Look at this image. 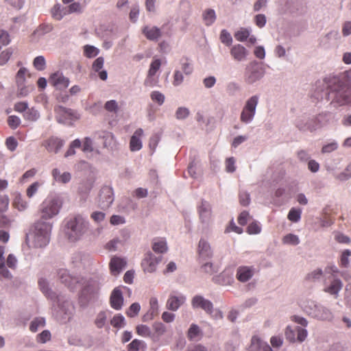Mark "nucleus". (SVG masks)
<instances>
[{"label":"nucleus","mask_w":351,"mask_h":351,"mask_svg":"<svg viewBox=\"0 0 351 351\" xmlns=\"http://www.w3.org/2000/svg\"><path fill=\"white\" fill-rule=\"evenodd\" d=\"M326 99L332 109L341 110L351 108V69L339 75L324 77Z\"/></svg>","instance_id":"obj_1"},{"label":"nucleus","mask_w":351,"mask_h":351,"mask_svg":"<svg viewBox=\"0 0 351 351\" xmlns=\"http://www.w3.org/2000/svg\"><path fill=\"white\" fill-rule=\"evenodd\" d=\"M52 228L53 222L36 221L27 235L29 246L37 249L46 247L51 240Z\"/></svg>","instance_id":"obj_2"},{"label":"nucleus","mask_w":351,"mask_h":351,"mask_svg":"<svg viewBox=\"0 0 351 351\" xmlns=\"http://www.w3.org/2000/svg\"><path fill=\"white\" fill-rule=\"evenodd\" d=\"M301 308L308 316L318 321L330 322L335 318V314L329 307L313 300H306Z\"/></svg>","instance_id":"obj_3"},{"label":"nucleus","mask_w":351,"mask_h":351,"mask_svg":"<svg viewBox=\"0 0 351 351\" xmlns=\"http://www.w3.org/2000/svg\"><path fill=\"white\" fill-rule=\"evenodd\" d=\"M63 205V198L58 194L48 195L39 206L40 218L37 221L52 222L58 215Z\"/></svg>","instance_id":"obj_4"},{"label":"nucleus","mask_w":351,"mask_h":351,"mask_svg":"<svg viewBox=\"0 0 351 351\" xmlns=\"http://www.w3.org/2000/svg\"><path fill=\"white\" fill-rule=\"evenodd\" d=\"M329 115V112H323L318 114L303 113L294 121L295 126L301 132H315L322 126V121Z\"/></svg>","instance_id":"obj_5"},{"label":"nucleus","mask_w":351,"mask_h":351,"mask_svg":"<svg viewBox=\"0 0 351 351\" xmlns=\"http://www.w3.org/2000/svg\"><path fill=\"white\" fill-rule=\"evenodd\" d=\"M51 302L57 319L66 322L72 318L75 313V306L67 295L59 293L55 297V301Z\"/></svg>","instance_id":"obj_6"},{"label":"nucleus","mask_w":351,"mask_h":351,"mask_svg":"<svg viewBox=\"0 0 351 351\" xmlns=\"http://www.w3.org/2000/svg\"><path fill=\"white\" fill-rule=\"evenodd\" d=\"M89 222L82 215H77L71 218L66 223L65 234L71 242L82 239L88 229Z\"/></svg>","instance_id":"obj_7"},{"label":"nucleus","mask_w":351,"mask_h":351,"mask_svg":"<svg viewBox=\"0 0 351 351\" xmlns=\"http://www.w3.org/2000/svg\"><path fill=\"white\" fill-rule=\"evenodd\" d=\"M266 73L265 68L256 60L250 62L245 69L243 80L248 85H253L261 81Z\"/></svg>","instance_id":"obj_8"},{"label":"nucleus","mask_w":351,"mask_h":351,"mask_svg":"<svg viewBox=\"0 0 351 351\" xmlns=\"http://www.w3.org/2000/svg\"><path fill=\"white\" fill-rule=\"evenodd\" d=\"M259 99L258 95H254L245 101L239 117L241 123L248 125L254 121Z\"/></svg>","instance_id":"obj_9"},{"label":"nucleus","mask_w":351,"mask_h":351,"mask_svg":"<svg viewBox=\"0 0 351 351\" xmlns=\"http://www.w3.org/2000/svg\"><path fill=\"white\" fill-rule=\"evenodd\" d=\"M343 288V282L338 277H326L324 280V291L332 295L335 298L339 297V293Z\"/></svg>","instance_id":"obj_10"},{"label":"nucleus","mask_w":351,"mask_h":351,"mask_svg":"<svg viewBox=\"0 0 351 351\" xmlns=\"http://www.w3.org/2000/svg\"><path fill=\"white\" fill-rule=\"evenodd\" d=\"M56 113V119L60 123H66L68 120L77 119L80 118L79 114L77 112L63 107L62 106H58L54 109Z\"/></svg>","instance_id":"obj_11"},{"label":"nucleus","mask_w":351,"mask_h":351,"mask_svg":"<svg viewBox=\"0 0 351 351\" xmlns=\"http://www.w3.org/2000/svg\"><path fill=\"white\" fill-rule=\"evenodd\" d=\"M191 306L193 309H202L206 313L211 315L213 313V302L206 299L202 295H195L191 299Z\"/></svg>","instance_id":"obj_12"},{"label":"nucleus","mask_w":351,"mask_h":351,"mask_svg":"<svg viewBox=\"0 0 351 351\" xmlns=\"http://www.w3.org/2000/svg\"><path fill=\"white\" fill-rule=\"evenodd\" d=\"M114 192L110 186L104 185L99 194V205L103 208H108L114 202Z\"/></svg>","instance_id":"obj_13"},{"label":"nucleus","mask_w":351,"mask_h":351,"mask_svg":"<svg viewBox=\"0 0 351 351\" xmlns=\"http://www.w3.org/2000/svg\"><path fill=\"white\" fill-rule=\"evenodd\" d=\"M161 261V257H157L151 252L145 254L142 261L141 266L145 272L153 273L156 270L158 264Z\"/></svg>","instance_id":"obj_14"},{"label":"nucleus","mask_w":351,"mask_h":351,"mask_svg":"<svg viewBox=\"0 0 351 351\" xmlns=\"http://www.w3.org/2000/svg\"><path fill=\"white\" fill-rule=\"evenodd\" d=\"M256 271V268L252 265L239 266L236 271V278L241 283L247 282L253 278Z\"/></svg>","instance_id":"obj_15"},{"label":"nucleus","mask_w":351,"mask_h":351,"mask_svg":"<svg viewBox=\"0 0 351 351\" xmlns=\"http://www.w3.org/2000/svg\"><path fill=\"white\" fill-rule=\"evenodd\" d=\"M49 82L57 90H64L69 86L70 80L62 72L58 71L50 75Z\"/></svg>","instance_id":"obj_16"},{"label":"nucleus","mask_w":351,"mask_h":351,"mask_svg":"<svg viewBox=\"0 0 351 351\" xmlns=\"http://www.w3.org/2000/svg\"><path fill=\"white\" fill-rule=\"evenodd\" d=\"M230 53L232 59L237 62H245L250 54L249 51L241 44L232 45Z\"/></svg>","instance_id":"obj_17"},{"label":"nucleus","mask_w":351,"mask_h":351,"mask_svg":"<svg viewBox=\"0 0 351 351\" xmlns=\"http://www.w3.org/2000/svg\"><path fill=\"white\" fill-rule=\"evenodd\" d=\"M58 275L61 282L64 284L71 290L73 291L77 288V285L80 282L78 278L71 276L68 270L61 269L58 271Z\"/></svg>","instance_id":"obj_18"},{"label":"nucleus","mask_w":351,"mask_h":351,"mask_svg":"<svg viewBox=\"0 0 351 351\" xmlns=\"http://www.w3.org/2000/svg\"><path fill=\"white\" fill-rule=\"evenodd\" d=\"M130 238V233L127 230L121 232L120 237H115L108 241L106 247L109 251H116L119 247L123 246Z\"/></svg>","instance_id":"obj_19"},{"label":"nucleus","mask_w":351,"mask_h":351,"mask_svg":"<svg viewBox=\"0 0 351 351\" xmlns=\"http://www.w3.org/2000/svg\"><path fill=\"white\" fill-rule=\"evenodd\" d=\"M64 145V140L54 136L49 137L43 143V145L49 152L55 154H57Z\"/></svg>","instance_id":"obj_20"},{"label":"nucleus","mask_w":351,"mask_h":351,"mask_svg":"<svg viewBox=\"0 0 351 351\" xmlns=\"http://www.w3.org/2000/svg\"><path fill=\"white\" fill-rule=\"evenodd\" d=\"M198 254L200 261L208 260L213 256V250L210 243L204 239H200L198 243Z\"/></svg>","instance_id":"obj_21"},{"label":"nucleus","mask_w":351,"mask_h":351,"mask_svg":"<svg viewBox=\"0 0 351 351\" xmlns=\"http://www.w3.org/2000/svg\"><path fill=\"white\" fill-rule=\"evenodd\" d=\"M186 302V297L182 294H170L166 304L168 310L176 311Z\"/></svg>","instance_id":"obj_22"},{"label":"nucleus","mask_w":351,"mask_h":351,"mask_svg":"<svg viewBox=\"0 0 351 351\" xmlns=\"http://www.w3.org/2000/svg\"><path fill=\"white\" fill-rule=\"evenodd\" d=\"M142 34L150 41H158L162 36V31L156 26L147 25L142 27Z\"/></svg>","instance_id":"obj_23"},{"label":"nucleus","mask_w":351,"mask_h":351,"mask_svg":"<svg viewBox=\"0 0 351 351\" xmlns=\"http://www.w3.org/2000/svg\"><path fill=\"white\" fill-rule=\"evenodd\" d=\"M213 280L222 286L231 285L234 282L233 274L230 269H225L220 274L215 276Z\"/></svg>","instance_id":"obj_24"},{"label":"nucleus","mask_w":351,"mask_h":351,"mask_svg":"<svg viewBox=\"0 0 351 351\" xmlns=\"http://www.w3.org/2000/svg\"><path fill=\"white\" fill-rule=\"evenodd\" d=\"M198 213L202 223L208 222L212 215V208L209 202L202 200L200 205L198 206Z\"/></svg>","instance_id":"obj_25"},{"label":"nucleus","mask_w":351,"mask_h":351,"mask_svg":"<svg viewBox=\"0 0 351 351\" xmlns=\"http://www.w3.org/2000/svg\"><path fill=\"white\" fill-rule=\"evenodd\" d=\"M123 304V297L121 290L117 287L115 288L110 295V305L111 307L115 310H120Z\"/></svg>","instance_id":"obj_26"},{"label":"nucleus","mask_w":351,"mask_h":351,"mask_svg":"<svg viewBox=\"0 0 351 351\" xmlns=\"http://www.w3.org/2000/svg\"><path fill=\"white\" fill-rule=\"evenodd\" d=\"M143 135V130L137 129L132 136L130 142V148L132 152L139 151L142 148L141 137Z\"/></svg>","instance_id":"obj_27"},{"label":"nucleus","mask_w":351,"mask_h":351,"mask_svg":"<svg viewBox=\"0 0 351 351\" xmlns=\"http://www.w3.org/2000/svg\"><path fill=\"white\" fill-rule=\"evenodd\" d=\"M51 176L54 181L60 184H67L71 180V174L69 172L64 171L61 172V171L55 168L51 171Z\"/></svg>","instance_id":"obj_28"},{"label":"nucleus","mask_w":351,"mask_h":351,"mask_svg":"<svg viewBox=\"0 0 351 351\" xmlns=\"http://www.w3.org/2000/svg\"><path fill=\"white\" fill-rule=\"evenodd\" d=\"M126 261L119 257H113L110 262V268L113 275L119 274L125 267Z\"/></svg>","instance_id":"obj_29"},{"label":"nucleus","mask_w":351,"mask_h":351,"mask_svg":"<svg viewBox=\"0 0 351 351\" xmlns=\"http://www.w3.org/2000/svg\"><path fill=\"white\" fill-rule=\"evenodd\" d=\"M38 285L42 293L51 301H55V297L58 295L49 287L46 279L41 278L38 280Z\"/></svg>","instance_id":"obj_30"},{"label":"nucleus","mask_w":351,"mask_h":351,"mask_svg":"<svg viewBox=\"0 0 351 351\" xmlns=\"http://www.w3.org/2000/svg\"><path fill=\"white\" fill-rule=\"evenodd\" d=\"M104 64V58L98 57L93 63V69L98 73L99 77L101 80H106L108 78V73L106 70H101Z\"/></svg>","instance_id":"obj_31"},{"label":"nucleus","mask_w":351,"mask_h":351,"mask_svg":"<svg viewBox=\"0 0 351 351\" xmlns=\"http://www.w3.org/2000/svg\"><path fill=\"white\" fill-rule=\"evenodd\" d=\"M152 250L158 254H164L167 250V243L165 238H154L152 241Z\"/></svg>","instance_id":"obj_32"},{"label":"nucleus","mask_w":351,"mask_h":351,"mask_svg":"<svg viewBox=\"0 0 351 351\" xmlns=\"http://www.w3.org/2000/svg\"><path fill=\"white\" fill-rule=\"evenodd\" d=\"M13 206L19 211H25L29 207V202L26 201L21 193L16 194L13 200Z\"/></svg>","instance_id":"obj_33"},{"label":"nucleus","mask_w":351,"mask_h":351,"mask_svg":"<svg viewBox=\"0 0 351 351\" xmlns=\"http://www.w3.org/2000/svg\"><path fill=\"white\" fill-rule=\"evenodd\" d=\"M217 16L213 9L208 8L202 12V19L206 26H210L216 21Z\"/></svg>","instance_id":"obj_34"},{"label":"nucleus","mask_w":351,"mask_h":351,"mask_svg":"<svg viewBox=\"0 0 351 351\" xmlns=\"http://www.w3.org/2000/svg\"><path fill=\"white\" fill-rule=\"evenodd\" d=\"M251 27H241L234 34L235 39L239 42L245 41L251 35Z\"/></svg>","instance_id":"obj_35"},{"label":"nucleus","mask_w":351,"mask_h":351,"mask_svg":"<svg viewBox=\"0 0 351 351\" xmlns=\"http://www.w3.org/2000/svg\"><path fill=\"white\" fill-rule=\"evenodd\" d=\"M94 180L92 179H86L80 183L78 187V191L82 195H88L92 190Z\"/></svg>","instance_id":"obj_36"},{"label":"nucleus","mask_w":351,"mask_h":351,"mask_svg":"<svg viewBox=\"0 0 351 351\" xmlns=\"http://www.w3.org/2000/svg\"><path fill=\"white\" fill-rule=\"evenodd\" d=\"M51 15L56 20H61L67 14L66 8H64L59 3L56 4L51 9Z\"/></svg>","instance_id":"obj_37"},{"label":"nucleus","mask_w":351,"mask_h":351,"mask_svg":"<svg viewBox=\"0 0 351 351\" xmlns=\"http://www.w3.org/2000/svg\"><path fill=\"white\" fill-rule=\"evenodd\" d=\"M46 321L43 317H35L29 324V330L32 332H36L39 328L45 326Z\"/></svg>","instance_id":"obj_38"},{"label":"nucleus","mask_w":351,"mask_h":351,"mask_svg":"<svg viewBox=\"0 0 351 351\" xmlns=\"http://www.w3.org/2000/svg\"><path fill=\"white\" fill-rule=\"evenodd\" d=\"M282 242L285 245H298L300 243L299 237L296 234L289 233L285 235L282 239Z\"/></svg>","instance_id":"obj_39"},{"label":"nucleus","mask_w":351,"mask_h":351,"mask_svg":"<svg viewBox=\"0 0 351 351\" xmlns=\"http://www.w3.org/2000/svg\"><path fill=\"white\" fill-rule=\"evenodd\" d=\"M23 117L25 119L29 121H36L40 118V113L38 110H37L34 108H29L25 111L23 114Z\"/></svg>","instance_id":"obj_40"},{"label":"nucleus","mask_w":351,"mask_h":351,"mask_svg":"<svg viewBox=\"0 0 351 351\" xmlns=\"http://www.w3.org/2000/svg\"><path fill=\"white\" fill-rule=\"evenodd\" d=\"M87 261V257L82 252L75 253L72 257V262L77 267L84 266Z\"/></svg>","instance_id":"obj_41"},{"label":"nucleus","mask_w":351,"mask_h":351,"mask_svg":"<svg viewBox=\"0 0 351 351\" xmlns=\"http://www.w3.org/2000/svg\"><path fill=\"white\" fill-rule=\"evenodd\" d=\"M53 29V27L49 24H43L39 25L37 29L34 32L33 36L40 38L45 34L50 32Z\"/></svg>","instance_id":"obj_42"},{"label":"nucleus","mask_w":351,"mask_h":351,"mask_svg":"<svg viewBox=\"0 0 351 351\" xmlns=\"http://www.w3.org/2000/svg\"><path fill=\"white\" fill-rule=\"evenodd\" d=\"M33 66L37 71H44L47 66L45 57L43 56H36L33 60Z\"/></svg>","instance_id":"obj_43"},{"label":"nucleus","mask_w":351,"mask_h":351,"mask_svg":"<svg viewBox=\"0 0 351 351\" xmlns=\"http://www.w3.org/2000/svg\"><path fill=\"white\" fill-rule=\"evenodd\" d=\"M220 41L227 47L232 46L233 39L228 30L223 29L221 31L219 35Z\"/></svg>","instance_id":"obj_44"},{"label":"nucleus","mask_w":351,"mask_h":351,"mask_svg":"<svg viewBox=\"0 0 351 351\" xmlns=\"http://www.w3.org/2000/svg\"><path fill=\"white\" fill-rule=\"evenodd\" d=\"M182 71V73H184L186 75H189L193 73V66L189 62L186 58H182L180 60V69H179Z\"/></svg>","instance_id":"obj_45"},{"label":"nucleus","mask_w":351,"mask_h":351,"mask_svg":"<svg viewBox=\"0 0 351 351\" xmlns=\"http://www.w3.org/2000/svg\"><path fill=\"white\" fill-rule=\"evenodd\" d=\"M99 53V49L95 46L86 45L84 47V54L88 58L96 57Z\"/></svg>","instance_id":"obj_46"},{"label":"nucleus","mask_w":351,"mask_h":351,"mask_svg":"<svg viewBox=\"0 0 351 351\" xmlns=\"http://www.w3.org/2000/svg\"><path fill=\"white\" fill-rule=\"evenodd\" d=\"M264 343L258 336H253L251 339V343L248 348V351H259Z\"/></svg>","instance_id":"obj_47"},{"label":"nucleus","mask_w":351,"mask_h":351,"mask_svg":"<svg viewBox=\"0 0 351 351\" xmlns=\"http://www.w3.org/2000/svg\"><path fill=\"white\" fill-rule=\"evenodd\" d=\"M201 330L199 327L195 324H192L189 328L187 332V337L189 340H195L200 334Z\"/></svg>","instance_id":"obj_48"},{"label":"nucleus","mask_w":351,"mask_h":351,"mask_svg":"<svg viewBox=\"0 0 351 351\" xmlns=\"http://www.w3.org/2000/svg\"><path fill=\"white\" fill-rule=\"evenodd\" d=\"M150 98L154 101L157 103L159 106H162L165 100V96L158 90H154L150 93Z\"/></svg>","instance_id":"obj_49"},{"label":"nucleus","mask_w":351,"mask_h":351,"mask_svg":"<svg viewBox=\"0 0 351 351\" xmlns=\"http://www.w3.org/2000/svg\"><path fill=\"white\" fill-rule=\"evenodd\" d=\"M301 214L302 210L300 209L292 208L288 213L287 218L289 221L296 223L300 220Z\"/></svg>","instance_id":"obj_50"},{"label":"nucleus","mask_w":351,"mask_h":351,"mask_svg":"<svg viewBox=\"0 0 351 351\" xmlns=\"http://www.w3.org/2000/svg\"><path fill=\"white\" fill-rule=\"evenodd\" d=\"M110 323L113 327L117 328H123L125 325V317L122 315L118 314L114 316V317L111 319Z\"/></svg>","instance_id":"obj_51"},{"label":"nucleus","mask_w":351,"mask_h":351,"mask_svg":"<svg viewBox=\"0 0 351 351\" xmlns=\"http://www.w3.org/2000/svg\"><path fill=\"white\" fill-rule=\"evenodd\" d=\"M42 185L40 182H34L29 185L26 190V195L29 198L33 197L38 192L39 188Z\"/></svg>","instance_id":"obj_52"},{"label":"nucleus","mask_w":351,"mask_h":351,"mask_svg":"<svg viewBox=\"0 0 351 351\" xmlns=\"http://www.w3.org/2000/svg\"><path fill=\"white\" fill-rule=\"evenodd\" d=\"M13 49L12 47L7 48L3 51L0 54V65H4L10 60L13 54Z\"/></svg>","instance_id":"obj_53"},{"label":"nucleus","mask_w":351,"mask_h":351,"mask_svg":"<svg viewBox=\"0 0 351 351\" xmlns=\"http://www.w3.org/2000/svg\"><path fill=\"white\" fill-rule=\"evenodd\" d=\"M190 114V110L186 107H179L177 108L175 116L178 120H184Z\"/></svg>","instance_id":"obj_54"},{"label":"nucleus","mask_w":351,"mask_h":351,"mask_svg":"<svg viewBox=\"0 0 351 351\" xmlns=\"http://www.w3.org/2000/svg\"><path fill=\"white\" fill-rule=\"evenodd\" d=\"M27 72V69L25 67H21L16 75V82L17 86L20 87L24 84L25 81V75Z\"/></svg>","instance_id":"obj_55"},{"label":"nucleus","mask_w":351,"mask_h":351,"mask_svg":"<svg viewBox=\"0 0 351 351\" xmlns=\"http://www.w3.org/2000/svg\"><path fill=\"white\" fill-rule=\"evenodd\" d=\"M51 338V332L49 330H44L36 336V341L40 343H45L50 341Z\"/></svg>","instance_id":"obj_56"},{"label":"nucleus","mask_w":351,"mask_h":351,"mask_svg":"<svg viewBox=\"0 0 351 351\" xmlns=\"http://www.w3.org/2000/svg\"><path fill=\"white\" fill-rule=\"evenodd\" d=\"M184 82V75L183 73L179 69H176L173 73V79L172 82V84L174 86H180Z\"/></svg>","instance_id":"obj_57"},{"label":"nucleus","mask_w":351,"mask_h":351,"mask_svg":"<svg viewBox=\"0 0 351 351\" xmlns=\"http://www.w3.org/2000/svg\"><path fill=\"white\" fill-rule=\"evenodd\" d=\"M141 310V305L138 302H134L130 305L128 311H126V314L130 317H134L136 316Z\"/></svg>","instance_id":"obj_58"},{"label":"nucleus","mask_w":351,"mask_h":351,"mask_svg":"<svg viewBox=\"0 0 351 351\" xmlns=\"http://www.w3.org/2000/svg\"><path fill=\"white\" fill-rule=\"evenodd\" d=\"M136 332L138 335L148 337L151 336V329L147 325L141 324L136 326Z\"/></svg>","instance_id":"obj_59"},{"label":"nucleus","mask_w":351,"mask_h":351,"mask_svg":"<svg viewBox=\"0 0 351 351\" xmlns=\"http://www.w3.org/2000/svg\"><path fill=\"white\" fill-rule=\"evenodd\" d=\"M161 66V61L159 59H156L152 62L149 69L148 71V76L152 77L156 75V72L159 70Z\"/></svg>","instance_id":"obj_60"},{"label":"nucleus","mask_w":351,"mask_h":351,"mask_svg":"<svg viewBox=\"0 0 351 351\" xmlns=\"http://www.w3.org/2000/svg\"><path fill=\"white\" fill-rule=\"evenodd\" d=\"M295 331L297 332V342L302 343L303 341H304L308 336L307 330L304 328L297 326L295 328Z\"/></svg>","instance_id":"obj_61"},{"label":"nucleus","mask_w":351,"mask_h":351,"mask_svg":"<svg viewBox=\"0 0 351 351\" xmlns=\"http://www.w3.org/2000/svg\"><path fill=\"white\" fill-rule=\"evenodd\" d=\"M351 256V251L350 250H345L340 258V265L343 267H348L350 264L349 256Z\"/></svg>","instance_id":"obj_62"},{"label":"nucleus","mask_w":351,"mask_h":351,"mask_svg":"<svg viewBox=\"0 0 351 351\" xmlns=\"http://www.w3.org/2000/svg\"><path fill=\"white\" fill-rule=\"evenodd\" d=\"M145 345L143 341L138 339H134L129 345H128V351H139L141 348H143Z\"/></svg>","instance_id":"obj_63"},{"label":"nucleus","mask_w":351,"mask_h":351,"mask_svg":"<svg viewBox=\"0 0 351 351\" xmlns=\"http://www.w3.org/2000/svg\"><path fill=\"white\" fill-rule=\"evenodd\" d=\"M337 178L340 181H346L351 178V163L346 167L343 172L337 176Z\"/></svg>","instance_id":"obj_64"}]
</instances>
